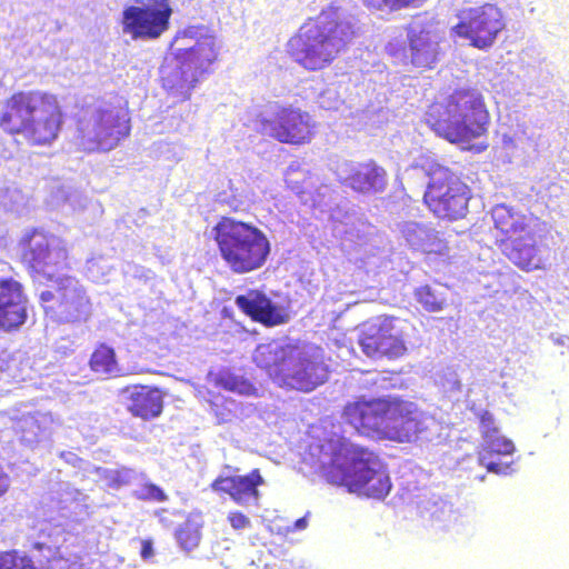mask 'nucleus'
Masks as SVG:
<instances>
[{"mask_svg": "<svg viewBox=\"0 0 569 569\" xmlns=\"http://www.w3.org/2000/svg\"><path fill=\"white\" fill-rule=\"evenodd\" d=\"M218 383L223 389L239 395L249 396L254 391V387L249 380L231 372H221L218 377Z\"/></svg>", "mask_w": 569, "mask_h": 569, "instance_id": "obj_39", "label": "nucleus"}, {"mask_svg": "<svg viewBox=\"0 0 569 569\" xmlns=\"http://www.w3.org/2000/svg\"><path fill=\"white\" fill-rule=\"evenodd\" d=\"M308 526V520H307V516L302 517V518H299L298 520H296L293 522V526L292 528L290 529L291 531H296V530H303L306 529Z\"/></svg>", "mask_w": 569, "mask_h": 569, "instance_id": "obj_49", "label": "nucleus"}, {"mask_svg": "<svg viewBox=\"0 0 569 569\" xmlns=\"http://www.w3.org/2000/svg\"><path fill=\"white\" fill-rule=\"evenodd\" d=\"M56 283V292L43 290L39 296L46 316L62 323L86 321L91 305L80 282L72 277H59Z\"/></svg>", "mask_w": 569, "mask_h": 569, "instance_id": "obj_9", "label": "nucleus"}, {"mask_svg": "<svg viewBox=\"0 0 569 569\" xmlns=\"http://www.w3.org/2000/svg\"><path fill=\"white\" fill-rule=\"evenodd\" d=\"M333 94H335V92H333V91H331V90H327V91H325V92L320 96V98H319V104H320V107H321V108H323V109H336V108H337V106H338V103H339V100H337V99H336V101H335V102H327V101H326V99H327V98H329V99H330V98H331V96H333Z\"/></svg>", "mask_w": 569, "mask_h": 569, "instance_id": "obj_46", "label": "nucleus"}, {"mask_svg": "<svg viewBox=\"0 0 569 569\" xmlns=\"http://www.w3.org/2000/svg\"><path fill=\"white\" fill-rule=\"evenodd\" d=\"M34 550L39 556H28L18 550H11L0 553V569H43L44 563H49L56 555V551L41 542L34 545Z\"/></svg>", "mask_w": 569, "mask_h": 569, "instance_id": "obj_26", "label": "nucleus"}, {"mask_svg": "<svg viewBox=\"0 0 569 569\" xmlns=\"http://www.w3.org/2000/svg\"><path fill=\"white\" fill-rule=\"evenodd\" d=\"M122 393L127 399V409L136 417L149 420L162 412V395L157 388L133 386L124 388Z\"/></svg>", "mask_w": 569, "mask_h": 569, "instance_id": "obj_24", "label": "nucleus"}, {"mask_svg": "<svg viewBox=\"0 0 569 569\" xmlns=\"http://www.w3.org/2000/svg\"><path fill=\"white\" fill-rule=\"evenodd\" d=\"M503 252L516 266L526 269L535 264L537 247L533 236L526 233L503 242Z\"/></svg>", "mask_w": 569, "mask_h": 569, "instance_id": "obj_29", "label": "nucleus"}, {"mask_svg": "<svg viewBox=\"0 0 569 569\" xmlns=\"http://www.w3.org/2000/svg\"><path fill=\"white\" fill-rule=\"evenodd\" d=\"M360 29L355 13L331 4L288 41V52L305 69L320 70L351 43Z\"/></svg>", "mask_w": 569, "mask_h": 569, "instance_id": "obj_2", "label": "nucleus"}, {"mask_svg": "<svg viewBox=\"0 0 569 569\" xmlns=\"http://www.w3.org/2000/svg\"><path fill=\"white\" fill-rule=\"evenodd\" d=\"M51 417L46 413H36L23 417L17 423V432L20 435V441L27 447H34L47 439L50 435L49 427Z\"/></svg>", "mask_w": 569, "mask_h": 569, "instance_id": "obj_28", "label": "nucleus"}, {"mask_svg": "<svg viewBox=\"0 0 569 569\" xmlns=\"http://www.w3.org/2000/svg\"><path fill=\"white\" fill-rule=\"evenodd\" d=\"M48 97L39 91L14 93L0 112V128L11 134H22Z\"/></svg>", "mask_w": 569, "mask_h": 569, "instance_id": "obj_17", "label": "nucleus"}, {"mask_svg": "<svg viewBox=\"0 0 569 569\" xmlns=\"http://www.w3.org/2000/svg\"><path fill=\"white\" fill-rule=\"evenodd\" d=\"M79 131L83 140L91 143L89 149L109 151L129 134L127 112L111 102H100L88 119L79 121Z\"/></svg>", "mask_w": 569, "mask_h": 569, "instance_id": "obj_8", "label": "nucleus"}, {"mask_svg": "<svg viewBox=\"0 0 569 569\" xmlns=\"http://www.w3.org/2000/svg\"><path fill=\"white\" fill-rule=\"evenodd\" d=\"M200 526L192 520H187L176 531V539L179 546L186 550H193L200 542Z\"/></svg>", "mask_w": 569, "mask_h": 569, "instance_id": "obj_38", "label": "nucleus"}, {"mask_svg": "<svg viewBox=\"0 0 569 569\" xmlns=\"http://www.w3.org/2000/svg\"><path fill=\"white\" fill-rule=\"evenodd\" d=\"M329 369L323 362L320 349L301 351L295 348L280 385L301 390L311 391L328 379Z\"/></svg>", "mask_w": 569, "mask_h": 569, "instance_id": "obj_16", "label": "nucleus"}, {"mask_svg": "<svg viewBox=\"0 0 569 569\" xmlns=\"http://www.w3.org/2000/svg\"><path fill=\"white\" fill-rule=\"evenodd\" d=\"M398 230L406 244L415 251L432 252L439 249L438 232L428 224L403 221Z\"/></svg>", "mask_w": 569, "mask_h": 569, "instance_id": "obj_25", "label": "nucleus"}, {"mask_svg": "<svg viewBox=\"0 0 569 569\" xmlns=\"http://www.w3.org/2000/svg\"><path fill=\"white\" fill-rule=\"evenodd\" d=\"M132 496L142 501L164 502L168 500V496L163 489L149 481L143 473H141L136 488L132 490Z\"/></svg>", "mask_w": 569, "mask_h": 569, "instance_id": "obj_36", "label": "nucleus"}, {"mask_svg": "<svg viewBox=\"0 0 569 569\" xmlns=\"http://www.w3.org/2000/svg\"><path fill=\"white\" fill-rule=\"evenodd\" d=\"M28 319V298L23 286L12 277L0 278V330L21 328Z\"/></svg>", "mask_w": 569, "mask_h": 569, "instance_id": "obj_19", "label": "nucleus"}, {"mask_svg": "<svg viewBox=\"0 0 569 569\" xmlns=\"http://www.w3.org/2000/svg\"><path fill=\"white\" fill-rule=\"evenodd\" d=\"M458 518V513L448 501H436L430 509L432 526L438 529H450L457 522Z\"/></svg>", "mask_w": 569, "mask_h": 569, "instance_id": "obj_35", "label": "nucleus"}, {"mask_svg": "<svg viewBox=\"0 0 569 569\" xmlns=\"http://www.w3.org/2000/svg\"><path fill=\"white\" fill-rule=\"evenodd\" d=\"M287 182L288 183H292L293 182V180L290 178V174H288Z\"/></svg>", "mask_w": 569, "mask_h": 569, "instance_id": "obj_52", "label": "nucleus"}, {"mask_svg": "<svg viewBox=\"0 0 569 569\" xmlns=\"http://www.w3.org/2000/svg\"><path fill=\"white\" fill-rule=\"evenodd\" d=\"M228 204H229L230 207H234V208H237V207H238V202H236V200H233L232 202H228Z\"/></svg>", "mask_w": 569, "mask_h": 569, "instance_id": "obj_51", "label": "nucleus"}, {"mask_svg": "<svg viewBox=\"0 0 569 569\" xmlns=\"http://www.w3.org/2000/svg\"><path fill=\"white\" fill-rule=\"evenodd\" d=\"M448 289L441 284L421 286L415 290V298L429 312L443 310L447 305Z\"/></svg>", "mask_w": 569, "mask_h": 569, "instance_id": "obj_32", "label": "nucleus"}, {"mask_svg": "<svg viewBox=\"0 0 569 569\" xmlns=\"http://www.w3.org/2000/svg\"><path fill=\"white\" fill-rule=\"evenodd\" d=\"M425 202L441 219L457 220L466 216L470 191L458 176L438 166L429 173Z\"/></svg>", "mask_w": 569, "mask_h": 569, "instance_id": "obj_7", "label": "nucleus"}, {"mask_svg": "<svg viewBox=\"0 0 569 569\" xmlns=\"http://www.w3.org/2000/svg\"><path fill=\"white\" fill-rule=\"evenodd\" d=\"M403 321L398 318H378L363 325L359 346L369 358L397 359L407 351Z\"/></svg>", "mask_w": 569, "mask_h": 569, "instance_id": "obj_13", "label": "nucleus"}, {"mask_svg": "<svg viewBox=\"0 0 569 569\" xmlns=\"http://www.w3.org/2000/svg\"><path fill=\"white\" fill-rule=\"evenodd\" d=\"M122 269L124 274L131 276L143 281H148L153 277V272L150 269H147L142 266L132 262H126Z\"/></svg>", "mask_w": 569, "mask_h": 569, "instance_id": "obj_42", "label": "nucleus"}, {"mask_svg": "<svg viewBox=\"0 0 569 569\" xmlns=\"http://www.w3.org/2000/svg\"><path fill=\"white\" fill-rule=\"evenodd\" d=\"M340 182L353 191L363 194L383 192L387 187V172L375 161H343L337 167Z\"/></svg>", "mask_w": 569, "mask_h": 569, "instance_id": "obj_18", "label": "nucleus"}, {"mask_svg": "<svg viewBox=\"0 0 569 569\" xmlns=\"http://www.w3.org/2000/svg\"><path fill=\"white\" fill-rule=\"evenodd\" d=\"M408 50L398 42H389L387 52L405 64L415 68L433 69L443 54L440 42L441 36L435 27L420 20L412 21L407 29Z\"/></svg>", "mask_w": 569, "mask_h": 569, "instance_id": "obj_10", "label": "nucleus"}, {"mask_svg": "<svg viewBox=\"0 0 569 569\" xmlns=\"http://www.w3.org/2000/svg\"><path fill=\"white\" fill-rule=\"evenodd\" d=\"M96 472L103 477L107 483L114 489L122 486L137 485L141 473H138L133 469L121 468V469H102L96 468Z\"/></svg>", "mask_w": 569, "mask_h": 569, "instance_id": "obj_34", "label": "nucleus"}, {"mask_svg": "<svg viewBox=\"0 0 569 569\" xmlns=\"http://www.w3.org/2000/svg\"><path fill=\"white\" fill-rule=\"evenodd\" d=\"M480 431L482 435V443L485 446L483 460L491 458V452H495L496 446H503L505 452L516 450L513 442L500 435L496 425L493 416L489 411H481L479 413Z\"/></svg>", "mask_w": 569, "mask_h": 569, "instance_id": "obj_30", "label": "nucleus"}, {"mask_svg": "<svg viewBox=\"0 0 569 569\" xmlns=\"http://www.w3.org/2000/svg\"><path fill=\"white\" fill-rule=\"evenodd\" d=\"M234 303L252 320L268 327L282 325L289 320L287 309L259 290H248L246 293L237 296Z\"/></svg>", "mask_w": 569, "mask_h": 569, "instance_id": "obj_20", "label": "nucleus"}, {"mask_svg": "<svg viewBox=\"0 0 569 569\" xmlns=\"http://www.w3.org/2000/svg\"><path fill=\"white\" fill-rule=\"evenodd\" d=\"M220 52L217 38L206 26H189L177 32L171 54L161 67L163 88L182 100L190 98L197 83L211 72Z\"/></svg>", "mask_w": 569, "mask_h": 569, "instance_id": "obj_3", "label": "nucleus"}, {"mask_svg": "<svg viewBox=\"0 0 569 569\" xmlns=\"http://www.w3.org/2000/svg\"><path fill=\"white\" fill-rule=\"evenodd\" d=\"M10 486L9 477L0 466V497L4 495Z\"/></svg>", "mask_w": 569, "mask_h": 569, "instance_id": "obj_47", "label": "nucleus"}, {"mask_svg": "<svg viewBox=\"0 0 569 569\" xmlns=\"http://www.w3.org/2000/svg\"><path fill=\"white\" fill-rule=\"evenodd\" d=\"M321 452L319 465L328 481L348 486L376 499H382L390 492V478L372 451L339 438L322 445Z\"/></svg>", "mask_w": 569, "mask_h": 569, "instance_id": "obj_4", "label": "nucleus"}, {"mask_svg": "<svg viewBox=\"0 0 569 569\" xmlns=\"http://www.w3.org/2000/svg\"><path fill=\"white\" fill-rule=\"evenodd\" d=\"M61 118L57 99L49 94L39 111L33 113L22 134L32 144H49L58 137L62 122Z\"/></svg>", "mask_w": 569, "mask_h": 569, "instance_id": "obj_21", "label": "nucleus"}, {"mask_svg": "<svg viewBox=\"0 0 569 569\" xmlns=\"http://www.w3.org/2000/svg\"><path fill=\"white\" fill-rule=\"evenodd\" d=\"M263 483L258 469L252 470L246 476H220L212 482L214 491H221L241 506H257L259 500L258 486Z\"/></svg>", "mask_w": 569, "mask_h": 569, "instance_id": "obj_22", "label": "nucleus"}, {"mask_svg": "<svg viewBox=\"0 0 569 569\" xmlns=\"http://www.w3.org/2000/svg\"><path fill=\"white\" fill-rule=\"evenodd\" d=\"M221 258L234 273L260 269L267 261L271 246L267 236L257 227L223 217L209 233Z\"/></svg>", "mask_w": 569, "mask_h": 569, "instance_id": "obj_6", "label": "nucleus"}, {"mask_svg": "<svg viewBox=\"0 0 569 569\" xmlns=\"http://www.w3.org/2000/svg\"><path fill=\"white\" fill-rule=\"evenodd\" d=\"M426 122L437 136L451 143L469 142L487 131L489 112L478 90L459 89L443 101L432 103Z\"/></svg>", "mask_w": 569, "mask_h": 569, "instance_id": "obj_5", "label": "nucleus"}, {"mask_svg": "<svg viewBox=\"0 0 569 569\" xmlns=\"http://www.w3.org/2000/svg\"><path fill=\"white\" fill-rule=\"evenodd\" d=\"M295 348L283 341L273 340L260 343L253 352V361L258 367L280 383Z\"/></svg>", "mask_w": 569, "mask_h": 569, "instance_id": "obj_23", "label": "nucleus"}, {"mask_svg": "<svg viewBox=\"0 0 569 569\" xmlns=\"http://www.w3.org/2000/svg\"><path fill=\"white\" fill-rule=\"evenodd\" d=\"M19 244L23 262L40 276L52 279L66 266L67 250L62 241L41 229L26 230Z\"/></svg>", "mask_w": 569, "mask_h": 569, "instance_id": "obj_11", "label": "nucleus"}, {"mask_svg": "<svg viewBox=\"0 0 569 569\" xmlns=\"http://www.w3.org/2000/svg\"><path fill=\"white\" fill-rule=\"evenodd\" d=\"M343 418L360 435L398 442H430L440 438L443 429L440 421L413 402L391 396L348 403Z\"/></svg>", "mask_w": 569, "mask_h": 569, "instance_id": "obj_1", "label": "nucleus"}, {"mask_svg": "<svg viewBox=\"0 0 569 569\" xmlns=\"http://www.w3.org/2000/svg\"><path fill=\"white\" fill-rule=\"evenodd\" d=\"M331 218L335 226V231L343 234L350 241L360 240L366 233V223L353 208L348 202L338 204L331 212Z\"/></svg>", "mask_w": 569, "mask_h": 569, "instance_id": "obj_27", "label": "nucleus"}, {"mask_svg": "<svg viewBox=\"0 0 569 569\" xmlns=\"http://www.w3.org/2000/svg\"><path fill=\"white\" fill-rule=\"evenodd\" d=\"M370 10L380 12H396L407 8L419 7L425 0H361Z\"/></svg>", "mask_w": 569, "mask_h": 569, "instance_id": "obj_40", "label": "nucleus"}, {"mask_svg": "<svg viewBox=\"0 0 569 569\" xmlns=\"http://www.w3.org/2000/svg\"><path fill=\"white\" fill-rule=\"evenodd\" d=\"M219 201H220V202H224V201H226V199H224V198H222V197L220 196Z\"/></svg>", "mask_w": 569, "mask_h": 569, "instance_id": "obj_53", "label": "nucleus"}, {"mask_svg": "<svg viewBox=\"0 0 569 569\" xmlns=\"http://www.w3.org/2000/svg\"><path fill=\"white\" fill-rule=\"evenodd\" d=\"M392 378H388L385 375H378L377 379L373 380L375 385H379L381 388L395 387L391 383Z\"/></svg>", "mask_w": 569, "mask_h": 569, "instance_id": "obj_48", "label": "nucleus"}, {"mask_svg": "<svg viewBox=\"0 0 569 569\" xmlns=\"http://www.w3.org/2000/svg\"><path fill=\"white\" fill-rule=\"evenodd\" d=\"M228 518L233 529L240 530L250 526V519L241 512H231Z\"/></svg>", "mask_w": 569, "mask_h": 569, "instance_id": "obj_44", "label": "nucleus"}, {"mask_svg": "<svg viewBox=\"0 0 569 569\" xmlns=\"http://www.w3.org/2000/svg\"><path fill=\"white\" fill-rule=\"evenodd\" d=\"M262 134L284 143H305L311 137V118L291 107L270 103L260 119Z\"/></svg>", "mask_w": 569, "mask_h": 569, "instance_id": "obj_15", "label": "nucleus"}, {"mask_svg": "<svg viewBox=\"0 0 569 569\" xmlns=\"http://www.w3.org/2000/svg\"><path fill=\"white\" fill-rule=\"evenodd\" d=\"M111 269L112 266L103 257L91 258L86 263V273L93 282L104 281Z\"/></svg>", "mask_w": 569, "mask_h": 569, "instance_id": "obj_41", "label": "nucleus"}, {"mask_svg": "<svg viewBox=\"0 0 569 569\" xmlns=\"http://www.w3.org/2000/svg\"><path fill=\"white\" fill-rule=\"evenodd\" d=\"M503 28L500 9L493 4H485L463 10L459 14V22L451 28V32L468 39L472 47L486 50L495 43Z\"/></svg>", "mask_w": 569, "mask_h": 569, "instance_id": "obj_14", "label": "nucleus"}, {"mask_svg": "<svg viewBox=\"0 0 569 569\" xmlns=\"http://www.w3.org/2000/svg\"><path fill=\"white\" fill-rule=\"evenodd\" d=\"M442 387L447 392H458L461 391V381L458 378V375L453 371L449 372L445 377V381L442 382Z\"/></svg>", "mask_w": 569, "mask_h": 569, "instance_id": "obj_43", "label": "nucleus"}, {"mask_svg": "<svg viewBox=\"0 0 569 569\" xmlns=\"http://www.w3.org/2000/svg\"><path fill=\"white\" fill-rule=\"evenodd\" d=\"M90 366L98 373H112L117 367L114 350L109 346L101 345L92 353Z\"/></svg>", "mask_w": 569, "mask_h": 569, "instance_id": "obj_37", "label": "nucleus"}, {"mask_svg": "<svg viewBox=\"0 0 569 569\" xmlns=\"http://www.w3.org/2000/svg\"><path fill=\"white\" fill-rule=\"evenodd\" d=\"M61 457L69 463L76 465L77 461L82 462L74 453L72 452H62Z\"/></svg>", "mask_w": 569, "mask_h": 569, "instance_id": "obj_50", "label": "nucleus"}, {"mask_svg": "<svg viewBox=\"0 0 569 569\" xmlns=\"http://www.w3.org/2000/svg\"><path fill=\"white\" fill-rule=\"evenodd\" d=\"M495 227L508 238L523 232L527 223L526 217L506 204H497L491 212Z\"/></svg>", "mask_w": 569, "mask_h": 569, "instance_id": "obj_31", "label": "nucleus"}, {"mask_svg": "<svg viewBox=\"0 0 569 569\" xmlns=\"http://www.w3.org/2000/svg\"><path fill=\"white\" fill-rule=\"evenodd\" d=\"M154 555L153 543L151 540H142L141 541V550L140 556L143 560H150Z\"/></svg>", "mask_w": 569, "mask_h": 569, "instance_id": "obj_45", "label": "nucleus"}, {"mask_svg": "<svg viewBox=\"0 0 569 569\" xmlns=\"http://www.w3.org/2000/svg\"><path fill=\"white\" fill-rule=\"evenodd\" d=\"M505 445L496 446L495 452H491V458L488 460H483L482 456L485 453V446L481 445V450L479 451V463L487 468L489 472H493L497 475H509L511 472V465L513 462L511 456L515 450H509L505 452Z\"/></svg>", "mask_w": 569, "mask_h": 569, "instance_id": "obj_33", "label": "nucleus"}, {"mask_svg": "<svg viewBox=\"0 0 569 569\" xmlns=\"http://www.w3.org/2000/svg\"><path fill=\"white\" fill-rule=\"evenodd\" d=\"M171 14L168 0L128 6L122 11V31L132 40H157L169 29Z\"/></svg>", "mask_w": 569, "mask_h": 569, "instance_id": "obj_12", "label": "nucleus"}]
</instances>
